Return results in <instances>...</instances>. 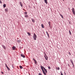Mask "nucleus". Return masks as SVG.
<instances>
[{"label": "nucleus", "instance_id": "nucleus-1", "mask_svg": "<svg viewBox=\"0 0 75 75\" xmlns=\"http://www.w3.org/2000/svg\"><path fill=\"white\" fill-rule=\"evenodd\" d=\"M40 67L41 68V69L42 71V72H43L44 74L45 75H46V73H45V72H44V69H44V68H44V67L42 66V65H41L40 66Z\"/></svg>", "mask_w": 75, "mask_h": 75}, {"label": "nucleus", "instance_id": "nucleus-2", "mask_svg": "<svg viewBox=\"0 0 75 75\" xmlns=\"http://www.w3.org/2000/svg\"><path fill=\"white\" fill-rule=\"evenodd\" d=\"M33 38L34 40H36V38H37V35L35 34V33H34V35L33 36Z\"/></svg>", "mask_w": 75, "mask_h": 75}, {"label": "nucleus", "instance_id": "nucleus-3", "mask_svg": "<svg viewBox=\"0 0 75 75\" xmlns=\"http://www.w3.org/2000/svg\"><path fill=\"white\" fill-rule=\"evenodd\" d=\"M44 57L46 60H48V57L47 56V55L46 54H45Z\"/></svg>", "mask_w": 75, "mask_h": 75}, {"label": "nucleus", "instance_id": "nucleus-4", "mask_svg": "<svg viewBox=\"0 0 75 75\" xmlns=\"http://www.w3.org/2000/svg\"><path fill=\"white\" fill-rule=\"evenodd\" d=\"M72 11L73 14H74V15H75V11L74 8H72Z\"/></svg>", "mask_w": 75, "mask_h": 75}, {"label": "nucleus", "instance_id": "nucleus-5", "mask_svg": "<svg viewBox=\"0 0 75 75\" xmlns=\"http://www.w3.org/2000/svg\"><path fill=\"white\" fill-rule=\"evenodd\" d=\"M33 60L34 61V62H35V64L36 65H37V62L36 61V60L35 59H34V58L33 59Z\"/></svg>", "mask_w": 75, "mask_h": 75}, {"label": "nucleus", "instance_id": "nucleus-6", "mask_svg": "<svg viewBox=\"0 0 75 75\" xmlns=\"http://www.w3.org/2000/svg\"><path fill=\"white\" fill-rule=\"evenodd\" d=\"M5 12H8V8H5Z\"/></svg>", "mask_w": 75, "mask_h": 75}, {"label": "nucleus", "instance_id": "nucleus-7", "mask_svg": "<svg viewBox=\"0 0 75 75\" xmlns=\"http://www.w3.org/2000/svg\"><path fill=\"white\" fill-rule=\"evenodd\" d=\"M21 56L22 57H23V58H25V56L23 54H21Z\"/></svg>", "mask_w": 75, "mask_h": 75}, {"label": "nucleus", "instance_id": "nucleus-8", "mask_svg": "<svg viewBox=\"0 0 75 75\" xmlns=\"http://www.w3.org/2000/svg\"><path fill=\"white\" fill-rule=\"evenodd\" d=\"M32 21V22H33V23H34L35 22V20H34V19L33 18H32L31 19Z\"/></svg>", "mask_w": 75, "mask_h": 75}, {"label": "nucleus", "instance_id": "nucleus-9", "mask_svg": "<svg viewBox=\"0 0 75 75\" xmlns=\"http://www.w3.org/2000/svg\"><path fill=\"white\" fill-rule=\"evenodd\" d=\"M17 42L18 43L21 42V40H17Z\"/></svg>", "mask_w": 75, "mask_h": 75}, {"label": "nucleus", "instance_id": "nucleus-10", "mask_svg": "<svg viewBox=\"0 0 75 75\" xmlns=\"http://www.w3.org/2000/svg\"><path fill=\"white\" fill-rule=\"evenodd\" d=\"M70 62L72 64H74V62H73V61H72V60L71 59H70Z\"/></svg>", "mask_w": 75, "mask_h": 75}, {"label": "nucleus", "instance_id": "nucleus-11", "mask_svg": "<svg viewBox=\"0 0 75 75\" xmlns=\"http://www.w3.org/2000/svg\"><path fill=\"white\" fill-rule=\"evenodd\" d=\"M59 15L61 16V17H62V18H64V17H63V16H62V15H61V13H59Z\"/></svg>", "mask_w": 75, "mask_h": 75}, {"label": "nucleus", "instance_id": "nucleus-12", "mask_svg": "<svg viewBox=\"0 0 75 75\" xmlns=\"http://www.w3.org/2000/svg\"><path fill=\"white\" fill-rule=\"evenodd\" d=\"M27 34H28L29 36H30V35H31V33L29 32H27Z\"/></svg>", "mask_w": 75, "mask_h": 75}, {"label": "nucleus", "instance_id": "nucleus-13", "mask_svg": "<svg viewBox=\"0 0 75 75\" xmlns=\"http://www.w3.org/2000/svg\"><path fill=\"white\" fill-rule=\"evenodd\" d=\"M12 48L13 49V50H15V49H16V47L14 46H13L12 47Z\"/></svg>", "mask_w": 75, "mask_h": 75}, {"label": "nucleus", "instance_id": "nucleus-14", "mask_svg": "<svg viewBox=\"0 0 75 75\" xmlns=\"http://www.w3.org/2000/svg\"><path fill=\"white\" fill-rule=\"evenodd\" d=\"M44 69L46 73H47V69H45V68H44Z\"/></svg>", "mask_w": 75, "mask_h": 75}, {"label": "nucleus", "instance_id": "nucleus-15", "mask_svg": "<svg viewBox=\"0 0 75 75\" xmlns=\"http://www.w3.org/2000/svg\"><path fill=\"white\" fill-rule=\"evenodd\" d=\"M45 0V2L47 4V0Z\"/></svg>", "mask_w": 75, "mask_h": 75}, {"label": "nucleus", "instance_id": "nucleus-16", "mask_svg": "<svg viewBox=\"0 0 75 75\" xmlns=\"http://www.w3.org/2000/svg\"><path fill=\"white\" fill-rule=\"evenodd\" d=\"M3 6L4 8H5L6 7V4H4L3 5Z\"/></svg>", "mask_w": 75, "mask_h": 75}, {"label": "nucleus", "instance_id": "nucleus-17", "mask_svg": "<svg viewBox=\"0 0 75 75\" xmlns=\"http://www.w3.org/2000/svg\"><path fill=\"white\" fill-rule=\"evenodd\" d=\"M25 17L27 18V17H28V15H25Z\"/></svg>", "mask_w": 75, "mask_h": 75}, {"label": "nucleus", "instance_id": "nucleus-18", "mask_svg": "<svg viewBox=\"0 0 75 75\" xmlns=\"http://www.w3.org/2000/svg\"><path fill=\"white\" fill-rule=\"evenodd\" d=\"M6 67L7 68V69H10L9 68V67H7V65L6 64Z\"/></svg>", "mask_w": 75, "mask_h": 75}, {"label": "nucleus", "instance_id": "nucleus-19", "mask_svg": "<svg viewBox=\"0 0 75 75\" xmlns=\"http://www.w3.org/2000/svg\"><path fill=\"white\" fill-rule=\"evenodd\" d=\"M41 25L42 27V28H44V25H43V24H42Z\"/></svg>", "mask_w": 75, "mask_h": 75}, {"label": "nucleus", "instance_id": "nucleus-20", "mask_svg": "<svg viewBox=\"0 0 75 75\" xmlns=\"http://www.w3.org/2000/svg\"><path fill=\"white\" fill-rule=\"evenodd\" d=\"M3 48H4V49L5 50H6V47H5V46H4L3 45Z\"/></svg>", "mask_w": 75, "mask_h": 75}, {"label": "nucleus", "instance_id": "nucleus-21", "mask_svg": "<svg viewBox=\"0 0 75 75\" xmlns=\"http://www.w3.org/2000/svg\"><path fill=\"white\" fill-rule=\"evenodd\" d=\"M19 67L20 69H23V67H22V66H20Z\"/></svg>", "mask_w": 75, "mask_h": 75}, {"label": "nucleus", "instance_id": "nucleus-22", "mask_svg": "<svg viewBox=\"0 0 75 75\" xmlns=\"http://www.w3.org/2000/svg\"><path fill=\"white\" fill-rule=\"evenodd\" d=\"M56 69H57L58 70H59V67H58L57 68V67L56 68Z\"/></svg>", "mask_w": 75, "mask_h": 75}, {"label": "nucleus", "instance_id": "nucleus-23", "mask_svg": "<svg viewBox=\"0 0 75 75\" xmlns=\"http://www.w3.org/2000/svg\"><path fill=\"white\" fill-rule=\"evenodd\" d=\"M46 33L47 34V35L48 36V37H49V34H48V32H47V31L46 32Z\"/></svg>", "mask_w": 75, "mask_h": 75}, {"label": "nucleus", "instance_id": "nucleus-24", "mask_svg": "<svg viewBox=\"0 0 75 75\" xmlns=\"http://www.w3.org/2000/svg\"><path fill=\"white\" fill-rule=\"evenodd\" d=\"M24 14H27V12H24Z\"/></svg>", "mask_w": 75, "mask_h": 75}, {"label": "nucleus", "instance_id": "nucleus-25", "mask_svg": "<svg viewBox=\"0 0 75 75\" xmlns=\"http://www.w3.org/2000/svg\"><path fill=\"white\" fill-rule=\"evenodd\" d=\"M20 3L21 7H23V5H22V4H21V2H20Z\"/></svg>", "mask_w": 75, "mask_h": 75}, {"label": "nucleus", "instance_id": "nucleus-26", "mask_svg": "<svg viewBox=\"0 0 75 75\" xmlns=\"http://www.w3.org/2000/svg\"><path fill=\"white\" fill-rule=\"evenodd\" d=\"M50 23H51V22H50V21H49L48 22V24H49L50 26Z\"/></svg>", "mask_w": 75, "mask_h": 75}, {"label": "nucleus", "instance_id": "nucleus-27", "mask_svg": "<svg viewBox=\"0 0 75 75\" xmlns=\"http://www.w3.org/2000/svg\"><path fill=\"white\" fill-rule=\"evenodd\" d=\"M0 3H1V4H2V1H1V0H0Z\"/></svg>", "mask_w": 75, "mask_h": 75}, {"label": "nucleus", "instance_id": "nucleus-28", "mask_svg": "<svg viewBox=\"0 0 75 75\" xmlns=\"http://www.w3.org/2000/svg\"><path fill=\"white\" fill-rule=\"evenodd\" d=\"M69 32L70 35H71V31H70V30H69Z\"/></svg>", "mask_w": 75, "mask_h": 75}, {"label": "nucleus", "instance_id": "nucleus-29", "mask_svg": "<svg viewBox=\"0 0 75 75\" xmlns=\"http://www.w3.org/2000/svg\"><path fill=\"white\" fill-rule=\"evenodd\" d=\"M72 65H73L74 68V67H75V66H74V64H72Z\"/></svg>", "mask_w": 75, "mask_h": 75}, {"label": "nucleus", "instance_id": "nucleus-30", "mask_svg": "<svg viewBox=\"0 0 75 75\" xmlns=\"http://www.w3.org/2000/svg\"><path fill=\"white\" fill-rule=\"evenodd\" d=\"M48 68L50 69L51 68V67H50L49 66L48 67Z\"/></svg>", "mask_w": 75, "mask_h": 75}, {"label": "nucleus", "instance_id": "nucleus-31", "mask_svg": "<svg viewBox=\"0 0 75 75\" xmlns=\"http://www.w3.org/2000/svg\"><path fill=\"white\" fill-rule=\"evenodd\" d=\"M39 75H42V74H41V73H39Z\"/></svg>", "mask_w": 75, "mask_h": 75}, {"label": "nucleus", "instance_id": "nucleus-32", "mask_svg": "<svg viewBox=\"0 0 75 75\" xmlns=\"http://www.w3.org/2000/svg\"><path fill=\"white\" fill-rule=\"evenodd\" d=\"M1 73L2 74H4V73H3V72L1 71Z\"/></svg>", "mask_w": 75, "mask_h": 75}, {"label": "nucleus", "instance_id": "nucleus-33", "mask_svg": "<svg viewBox=\"0 0 75 75\" xmlns=\"http://www.w3.org/2000/svg\"><path fill=\"white\" fill-rule=\"evenodd\" d=\"M61 75H63V74H62V73L61 72Z\"/></svg>", "mask_w": 75, "mask_h": 75}, {"label": "nucleus", "instance_id": "nucleus-34", "mask_svg": "<svg viewBox=\"0 0 75 75\" xmlns=\"http://www.w3.org/2000/svg\"><path fill=\"white\" fill-rule=\"evenodd\" d=\"M69 54L70 55H71V53H70V52H69Z\"/></svg>", "mask_w": 75, "mask_h": 75}, {"label": "nucleus", "instance_id": "nucleus-35", "mask_svg": "<svg viewBox=\"0 0 75 75\" xmlns=\"http://www.w3.org/2000/svg\"><path fill=\"white\" fill-rule=\"evenodd\" d=\"M63 0V1H64V0Z\"/></svg>", "mask_w": 75, "mask_h": 75}]
</instances>
